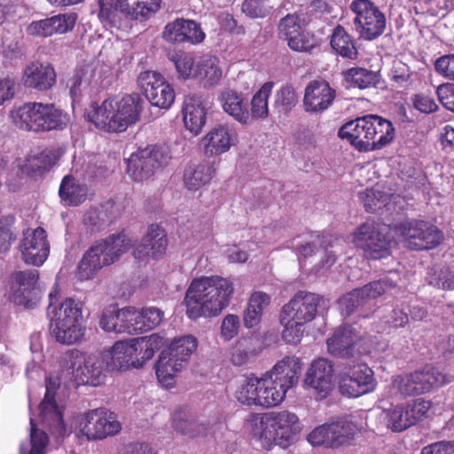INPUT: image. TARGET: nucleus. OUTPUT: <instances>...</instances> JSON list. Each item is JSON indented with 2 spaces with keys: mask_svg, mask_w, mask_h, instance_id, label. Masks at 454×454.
<instances>
[{
  "mask_svg": "<svg viewBox=\"0 0 454 454\" xmlns=\"http://www.w3.org/2000/svg\"><path fill=\"white\" fill-rule=\"evenodd\" d=\"M106 361L101 354H88L73 350L62 361L64 369L60 376H49L45 380V395L39 405L38 419L30 417L29 438L20 446V454H45L49 444L47 434L41 428H47L52 436L61 438L70 433L63 420L60 408L54 400L55 391L61 379H69L78 385L99 386L106 379Z\"/></svg>",
  "mask_w": 454,
  "mask_h": 454,
  "instance_id": "nucleus-1",
  "label": "nucleus"
},
{
  "mask_svg": "<svg viewBox=\"0 0 454 454\" xmlns=\"http://www.w3.org/2000/svg\"><path fill=\"white\" fill-rule=\"evenodd\" d=\"M233 293L234 285L227 278L215 275L194 278L184 299L186 316L192 320L217 317L230 304Z\"/></svg>",
  "mask_w": 454,
  "mask_h": 454,
  "instance_id": "nucleus-2",
  "label": "nucleus"
},
{
  "mask_svg": "<svg viewBox=\"0 0 454 454\" xmlns=\"http://www.w3.org/2000/svg\"><path fill=\"white\" fill-rule=\"evenodd\" d=\"M246 427L262 449L270 450L276 445L286 449L294 443L302 424L294 412L285 410L251 414Z\"/></svg>",
  "mask_w": 454,
  "mask_h": 454,
  "instance_id": "nucleus-3",
  "label": "nucleus"
},
{
  "mask_svg": "<svg viewBox=\"0 0 454 454\" xmlns=\"http://www.w3.org/2000/svg\"><path fill=\"white\" fill-rule=\"evenodd\" d=\"M144 105L145 100L138 94L109 98L100 105H91L86 117L100 130L122 132L139 120Z\"/></svg>",
  "mask_w": 454,
  "mask_h": 454,
  "instance_id": "nucleus-4",
  "label": "nucleus"
},
{
  "mask_svg": "<svg viewBox=\"0 0 454 454\" xmlns=\"http://www.w3.org/2000/svg\"><path fill=\"white\" fill-rule=\"evenodd\" d=\"M321 301L318 294L300 291L283 306L279 320L286 343L296 345L301 341L304 326L316 317Z\"/></svg>",
  "mask_w": 454,
  "mask_h": 454,
  "instance_id": "nucleus-5",
  "label": "nucleus"
},
{
  "mask_svg": "<svg viewBox=\"0 0 454 454\" xmlns=\"http://www.w3.org/2000/svg\"><path fill=\"white\" fill-rule=\"evenodd\" d=\"M132 243L124 233L112 235L106 239L96 241L84 253L80 261L75 276L80 281L95 278L98 272L106 266L116 262L121 254L131 247Z\"/></svg>",
  "mask_w": 454,
  "mask_h": 454,
  "instance_id": "nucleus-6",
  "label": "nucleus"
},
{
  "mask_svg": "<svg viewBox=\"0 0 454 454\" xmlns=\"http://www.w3.org/2000/svg\"><path fill=\"white\" fill-rule=\"evenodd\" d=\"M10 116L16 127L29 131L63 129L69 122V115L54 104L29 102L11 111Z\"/></svg>",
  "mask_w": 454,
  "mask_h": 454,
  "instance_id": "nucleus-7",
  "label": "nucleus"
},
{
  "mask_svg": "<svg viewBox=\"0 0 454 454\" xmlns=\"http://www.w3.org/2000/svg\"><path fill=\"white\" fill-rule=\"evenodd\" d=\"M50 331L55 340L65 345L82 341L85 333L82 319V302L66 298L48 312Z\"/></svg>",
  "mask_w": 454,
  "mask_h": 454,
  "instance_id": "nucleus-8",
  "label": "nucleus"
},
{
  "mask_svg": "<svg viewBox=\"0 0 454 454\" xmlns=\"http://www.w3.org/2000/svg\"><path fill=\"white\" fill-rule=\"evenodd\" d=\"M453 379L454 374L450 372H442L436 367L426 366L420 371L393 376L388 393L398 398L422 395Z\"/></svg>",
  "mask_w": 454,
  "mask_h": 454,
  "instance_id": "nucleus-9",
  "label": "nucleus"
},
{
  "mask_svg": "<svg viewBox=\"0 0 454 454\" xmlns=\"http://www.w3.org/2000/svg\"><path fill=\"white\" fill-rule=\"evenodd\" d=\"M286 393L265 373L262 377L251 374L239 382L234 396L242 404L272 408L284 401Z\"/></svg>",
  "mask_w": 454,
  "mask_h": 454,
  "instance_id": "nucleus-10",
  "label": "nucleus"
},
{
  "mask_svg": "<svg viewBox=\"0 0 454 454\" xmlns=\"http://www.w3.org/2000/svg\"><path fill=\"white\" fill-rule=\"evenodd\" d=\"M111 75V68L98 61L77 68L67 82L73 103L78 102L83 96L96 93L100 88L108 86Z\"/></svg>",
  "mask_w": 454,
  "mask_h": 454,
  "instance_id": "nucleus-11",
  "label": "nucleus"
},
{
  "mask_svg": "<svg viewBox=\"0 0 454 454\" xmlns=\"http://www.w3.org/2000/svg\"><path fill=\"white\" fill-rule=\"evenodd\" d=\"M391 230L389 225L366 221L354 231L353 242L356 247L364 250L367 257L381 259L390 253L393 242Z\"/></svg>",
  "mask_w": 454,
  "mask_h": 454,
  "instance_id": "nucleus-12",
  "label": "nucleus"
},
{
  "mask_svg": "<svg viewBox=\"0 0 454 454\" xmlns=\"http://www.w3.org/2000/svg\"><path fill=\"white\" fill-rule=\"evenodd\" d=\"M98 4L101 22L114 24L118 10L131 20H149L160 9L161 0H98Z\"/></svg>",
  "mask_w": 454,
  "mask_h": 454,
  "instance_id": "nucleus-13",
  "label": "nucleus"
},
{
  "mask_svg": "<svg viewBox=\"0 0 454 454\" xmlns=\"http://www.w3.org/2000/svg\"><path fill=\"white\" fill-rule=\"evenodd\" d=\"M326 344L333 356L348 358L370 353L372 340L356 326L343 325L334 331Z\"/></svg>",
  "mask_w": 454,
  "mask_h": 454,
  "instance_id": "nucleus-14",
  "label": "nucleus"
},
{
  "mask_svg": "<svg viewBox=\"0 0 454 454\" xmlns=\"http://www.w3.org/2000/svg\"><path fill=\"white\" fill-rule=\"evenodd\" d=\"M395 235L414 250L432 249L443 239L442 232L434 224L419 220H407L393 229Z\"/></svg>",
  "mask_w": 454,
  "mask_h": 454,
  "instance_id": "nucleus-15",
  "label": "nucleus"
},
{
  "mask_svg": "<svg viewBox=\"0 0 454 454\" xmlns=\"http://www.w3.org/2000/svg\"><path fill=\"white\" fill-rule=\"evenodd\" d=\"M350 9L356 15L354 26L361 38L372 41L384 33L385 14L372 1L354 0Z\"/></svg>",
  "mask_w": 454,
  "mask_h": 454,
  "instance_id": "nucleus-16",
  "label": "nucleus"
},
{
  "mask_svg": "<svg viewBox=\"0 0 454 454\" xmlns=\"http://www.w3.org/2000/svg\"><path fill=\"white\" fill-rule=\"evenodd\" d=\"M171 158L168 146L149 145L130 155L127 162L128 171L135 179L143 180L167 166Z\"/></svg>",
  "mask_w": 454,
  "mask_h": 454,
  "instance_id": "nucleus-17",
  "label": "nucleus"
},
{
  "mask_svg": "<svg viewBox=\"0 0 454 454\" xmlns=\"http://www.w3.org/2000/svg\"><path fill=\"white\" fill-rule=\"evenodd\" d=\"M377 380L373 371L365 364L347 367L339 375V391L348 397H358L373 392Z\"/></svg>",
  "mask_w": 454,
  "mask_h": 454,
  "instance_id": "nucleus-18",
  "label": "nucleus"
},
{
  "mask_svg": "<svg viewBox=\"0 0 454 454\" xmlns=\"http://www.w3.org/2000/svg\"><path fill=\"white\" fill-rule=\"evenodd\" d=\"M137 82L153 106L168 109L174 103L175 90L159 72L152 70L141 72L137 76Z\"/></svg>",
  "mask_w": 454,
  "mask_h": 454,
  "instance_id": "nucleus-19",
  "label": "nucleus"
},
{
  "mask_svg": "<svg viewBox=\"0 0 454 454\" xmlns=\"http://www.w3.org/2000/svg\"><path fill=\"white\" fill-rule=\"evenodd\" d=\"M397 274L390 272L389 275L379 281L372 282L362 288L355 289L343 295L339 300V307L342 314L350 315L358 306L370 303L389 289L395 286Z\"/></svg>",
  "mask_w": 454,
  "mask_h": 454,
  "instance_id": "nucleus-20",
  "label": "nucleus"
},
{
  "mask_svg": "<svg viewBox=\"0 0 454 454\" xmlns=\"http://www.w3.org/2000/svg\"><path fill=\"white\" fill-rule=\"evenodd\" d=\"M79 428L88 440H100L117 434L121 424L114 413L99 408L87 412L81 419Z\"/></svg>",
  "mask_w": 454,
  "mask_h": 454,
  "instance_id": "nucleus-21",
  "label": "nucleus"
},
{
  "mask_svg": "<svg viewBox=\"0 0 454 454\" xmlns=\"http://www.w3.org/2000/svg\"><path fill=\"white\" fill-rule=\"evenodd\" d=\"M20 249L27 264L42 266L50 254V243L45 230L37 227L24 231Z\"/></svg>",
  "mask_w": 454,
  "mask_h": 454,
  "instance_id": "nucleus-22",
  "label": "nucleus"
},
{
  "mask_svg": "<svg viewBox=\"0 0 454 454\" xmlns=\"http://www.w3.org/2000/svg\"><path fill=\"white\" fill-rule=\"evenodd\" d=\"M237 141L238 135L232 127L217 124L204 135L200 145L206 157L215 158L229 152Z\"/></svg>",
  "mask_w": 454,
  "mask_h": 454,
  "instance_id": "nucleus-23",
  "label": "nucleus"
},
{
  "mask_svg": "<svg viewBox=\"0 0 454 454\" xmlns=\"http://www.w3.org/2000/svg\"><path fill=\"white\" fill-rule=\"evenodd\" d=\"M373 119V114H368L347 122L339 129L340 137L360 152H371Z\"/></svg>",
  "mask_w": 454,
  "mask_h": 454,
  "instance_id": "nucleus-24",
  "label": "nucleus"
},
{
  "mask_svg": "<svg viewBox=\"0 0 454 454\" xmlns=\"http://www.w3.org/2000/svg\"><path fill=\"white\" fill-rule=\"evenodd\" d=\"M168 239L165 230L157 224L149 226L140 244L135 248L133 254L140 263L150 260H159L167 250Z\"/></svg>",
  "mask_w": 454,
  "mask_h": 454,
  "instance_id": "nucleus-25",
  "label": "nucleus"
},
{
  "mask_svg": "<svg viewBox=\"0 0 454 454\" xmlns=\"http://www.w3.org/2000/svg\"><path fill=\"white\" fill-rule=\"evenodd\" d=\"M137 316L134 307L117 309L109 306L102 311L99 326L106 333L135 334L133 324Z\"/></svg>",
  "mask_w": 454,
  "mask_h": 454,
  "instance_id": "nucleus-26",
  "label": "nucleus"
},
{
  "mask_svg": "<svg viewBox=\"0 0 454 454\" xmlns=\"http://www.w3.org/2000/svg\"><path fill=\"white\" fill-rule=\"evenodd\" d=\"M38 278L39 273L36 270L12 273L10 278V299L19 306L30 308Z\"/></svg>",
  "mask_w": 454,
  "mask_h": 454,
  "instance_id": "nucleus-27",
  "label": "nucleus"
},
{
  "mask_svg": "<svg viewBox=\"0 0 454 454\" xmlns=\"http://www.w3.org/2000/svg\"><path fill=\"white\" fill-rule=\"evenodd\" d=\"M56 77V72L51 64L34 60L24 67L21 82L27 88L46 91L54 86Z\"/></svg>",
  "mask_w": 454,
  "mask_h": 454,
  "instance_id": "nucleus-28",
  "label": "nucleus"
},
{
  "mask_svg": "<svg viewBox=\"0 0 454 454\" xmlns=\"http://www.w3.org/2000/svg\"><path fill=\"white\" fill-rule=\"evenodd\" d=\"M162 38L171 43H190L195 45L204 41L205 33L193 20L176 19L165 26Z\"/></svg>",
  "mask_w": 454,
  "mask_h": 454,
  "instance_id": "nucleus-29",
  "label": "nucleus"
},
{
  "mask_svg": "<svg viewBox=\"0 0 454 454\" xmlns=\"http://www.w3.org/2000/svg\"><path fill=\"white\" fill-rule=\"evenodd\" d=\"M74 12L60 13L40 20L32 21L26 28L27 35L49 37L55 34H66L71 31L76 22Z\"/></svg>",
  "mask_w": 454,
  "mask_h": 454,
  "instance_id": "nucleus-30",
  "label": "nucleus"
},
{
  "mask_svg": "<svg viewBox=\"0 0 454 454\" xmlns=\"http://www.w3.org/2000/svg\"><path fill=\"white\" fill-rule=\"evenodd\" d=\"M333 365L327 359H317L309 367L304 383L317 394V398H325L333 387Z\"/></svg>",
  "mask_w": 454,
  "mask_h": 454,
  "instance_id": "nucleus-31",
  "label": "nucleus"
},
{
  "mask_svg": "<svg viewBox=\"0 0 454 454\" xmlns=\"http://www.w3.org/2000/svg\"><path fill=\"white\" fill-rule=\"evenodd\" d=\"M336 96L335 90L325 81L309 82L304 91L303 106L306 112L320 114L329 108Z\"/></svg>",
  "mask_w": 454,
  "mask_h": 454,
  "instance_id": "nucleus-32",
  "label": "nucleus"
},
{
  "mask_svg": "<svg viewBox=\"0 0 454 454\" xmlns=\"http://www.w3.org/2000/svg\"><path fill=\"white\" fill-rule=\"evenodd\" d=\"M183 121L184 127L192 135H199L207 121V108L201 97L189 95L183 103Z\"/></svg>",
  "mask_w": 454,
  "mask_h": 454,
  "instance_id": "nucleus-33",
  "label": "nucleus"
},
{
  "mask_svg": "<svg viewBox=\"0 0 454 454\" xmlns=\"http://www.w3.org/2000/svg\"><path fill=\"white\" fill-rule=\"evenodd\" d=\"M301 370L300 359L295 356H286L278 362L273 368L265 372L266 375L281 387L286 392L291 389L298 381Z\"/></svg>",
  "mask_w": 454,
  "mask_h": 454,
  "instance_id": "nucleus-34",
  "label": "nucleus"
},
{
  "mask_svg": "<svg viewBox=\"0 0 454 454\" xmlns=\"http://www.w3.org/2000/svg\"><path fill=\"white\" fill-rule=\"evenodd\" d=\"M218 100L224 113L240 124L251 122L250 111L245 98L241 93L233 90H224L219 95Z\"/></svg>",
  "mask_w": 454,
  "mask_h": 454,
  "instance_id": "nucleus-35",
  "label": "nucleus"
},
{
  "mask_svg": "<svg viewBox=\"0 0 454 454\" xmlns=\"http://www.w3.org/2000/svg\"><path fill=\"white\" fill-rule=\"evenodd\" d=\"M167 343L165 338L158 333L131 339L133 367H142L145 361L153 358L155 352Z\"/></svg>",
  "mask_w": 454,
  "mask_h": 454,
  "instance_id": "nucleus-36",
  "label": "nucleus"
},
{
  "mask_svg": "<svg viewBox=\"0 0 454 454\" xmlns=\"http://www.w3.org/2000/svg\"><path fill=\"white\" fill-rule=\"evenodd\" d=\"M131 339L116 341L111 348L105 349L101 356L106 362V365L111 370H123L133 366Z\"/></svg>",
  "mask_w": 454,
  "mask_h": 454,
  "instance_id": "nucleus-37",
  "label": "nucleus"
},
{
  "mask_svg": "<svg viewBox=\"0 0 454 454\" xmlns=\"http://www.w3.org/2000/svg\"><path fill=\"white\" fill-rule=\"evenodd\" d=\"M223 77V69L219 59L205 54L197 59L195 80L203 83L204 87L217 85Z\"/></svg>",
  "mask_w": 454,
  "mask_h": 454,
  "instance_id": "nucleus-38",
  "label": "nucleus"
},
{
  "mask_svg": "<svg viewBox=\"0 0 454 454\" xmlns=\"http://www.w3.org/2000/svg\"><path fill=\"white\" fill-rule=\"evenodd\" d=\"M184 363L169 353L162 352L156 364V375L159 382L167 388L172 387L175 384L174 378L182 370Z\"/></svg>",
  "mask_w": 454,
  "mask_h": 454,
  "instance_id": "nucleus-39",
  "label": "nucleus"
},
{
  "mask_svg": "<svg viewBox=\"0 0 454 454\" xmlns=\"http://www.w3.org/2000/svg\"><path fill=\"white\" fill-rule=\"evenodd\" d=\"M215 172V169L210 163L200 164L195 168H189L184 176V184L189 190H199L211 181Z\"/></svg>",
  "mask_w": 454,
  "mask_h": 454,
  "instance_id": "nucleus-40",
  "label": "nucleus"
},
{
  "mask_svg": "<svg viewBox=\"0 0 454 454\" xmlns=\"http://www.w3.org/2000/svg\"><path fill=\"white\" fill-rule=\"evenodd\" d=\"M168 59L175 66L178 80H195L197 59L191 53L173 51L168 54Z\"/></svg>",
  "mask_w": 454,
  "mask_h": 454,
  "instance_id": "nucleus-41",
  "label": "nucleus"
},
{
  "mask_svg": "<svg viewBox=\"0 0 454 454\" xmlns=\"http://www.w3.org/2000/svg\"><path fill=\"white\" fill-rule=\"evenodd\" d=\"M372 151L380 150L390 144L395 137V128L391 121L374 115L372 126Z\"/></svg>",
  "mask_w": 454,
  "mask_h": 454,
  "instance_id": "nucleus-42",
  "label": "nucleus"
},
{
  "mask_svg": "<svg viewBox=\"0 0 454 454\" xmlns=\"http://www.w3.org/2000/svg\"><path fill=\"white\" fill-rule=\"evenodd\" d=\"M59 193L67 205L76 206L85 200L87 189L84 185L76 184L74 177L67 176L61 182Z\"/></svg>",
  "mask_w": 454,
  "mask_h": 454,
  "instance_id": "nucleus-43",
  "label": "nucleus"
},
{
  "mask_svg": "<svg viewBox=\"0 0 454 454\" xmlns=\"http://www.w3.org/2000/svg\"><path fill=\"white\" fill-rule=\"evenodd\" d=\"M136 313L138 316L135 317L136 319H134L133 324L135 334L155 328L164 317V312L156 307H147L141 310L136 309Z\"/></svg>",
  "mask_w": 454,
  "mask_h": 454,
  "instance_id": "nucleus-44",
  "label": "nucleus"
},
{
  "mask_svg": "<svg viewBox=\"0 0 454 454\" xmlns=\"http://www.w3.org/2000/svg\"><path fill=\"white\" fill-rule=\"evenodd\" d=\"M329 425L332 448L339 447L352 440L357 427L348 419H340Z\"/></svg>",
  "mask_w": 454,
  "mask_h": 454,
  "instance_id": "nucleus-45",
  "label": "nucleus"
},
{
  "mask_svg": "<svg viewBox=\"0 0 454 454\" xmlns=\"http://www.w3.org/2000/svg\"><path fill=\"white\" fill-rule=\"evenodd\" d=\"M382 418L387 427L393 432H403L411 427L403 404L383 409Z\"/></svg>",
  "mask_w": 454,
  "mask_h": 454,
  "instance_id": "nucleus-46",
  "label": "nucleus"
},
{
  "mask_svg": "<svg viewBox=\"0 0 454 454\" xmlns=\"http://www.w3.org/2000/svg\"><path fill=\"white\" fill-rule=\"evenodd\" d=\"M344 79L350 86L366 89L375 86L379 82L376 72L363 67H352L343 73Z\"/></svg>",
  "mask_w": 454,
  "mask_h": 454,
  "instance_id": "nucleus-47",
  "label": "nucleus"
},
{
  "mask_svg": "<svg viewBox=\"0 0 454 454\" xmlns=\"http://www.w3.org/2000/svg\"><path fill=\"white\" fill-rule=\"evenodd\" d=\"M331 46L336 54L348 59H355L357 51L354 42L345 29L337 26L332 35Z\"/></svg>",
  "mask_w": 454,
  "mask_h": 454,
  "instance_id": "nucleus-48",
  "label": "nucleus"
},
{
  "mask_svg": "<svg viewBox=\"0 0 454 454\" xmlns=\"http://www.w3.org/2000/svg\"><path fill=\"white\" fill-rule=\"evenodd\" d=\"M273 82H265L253 96L251 100V120L265 119L269 115L268 99L271 94Z\"/></svg>",
  "mask_w": 454,
  "mask_h": 454,
  "instance_id": "nucleus-49",
  "label": "nucleus"
},
{
  "mask_svg": "<svg viewBox=\"0 0 454 454\" xmlns=\"http://www.w3.org/2000/svg\"><path fill=\"white\" fill-rule=\"evenodd\" d=\"M197 340L192 335L183 336L173 340L168 353L184 363L197 348Z\"/></svg>",
  "mask_w": 454,
  "mask_h": 454,
  "instance_id": "nucleus-50",
  "label": "nucleus"
},
{
  "mask_svg": "<svg viewBox=\"0 0 454 454\" xmlns=\"http://www.w3.org/2000/svg\"><path fill=\"white\" fill-rule=\"evenodd\" d=\"M173 423L177 432L189 438L197 437L205 430L204 425L199 424L193 419H189L185 414L181 412L175 414Z\"/></svg>",
  "mask_w": 454,
  "mask_h": 454,
  "instance_id": "nucleus-51",
  "label": "nucleus"
},
{
  "mask_svg": "<svg viewBox=\"0 0 454 454\" xmlns=\"http://www.w3.org/2000/svg\"><path fill=\"white\" fill-rule=\"evenodd\" d=\"M287 44L294 51L310 52L318 45V42L312 33L302 29L298 33V35L291 37Z\"/></svg>",
  "mask_w": 454,
  "mask_h": 454,
  "instance_id": "nucleus-52",
  "label": "nucleus"
},
{
  "mask_svg": "<svg viewBox=\"0 0 454 454\" xmlns=\"http://www.w3.org/2000/svg\"><path fill=\"white\" fill-rule=\"evenodd\" d=\"M404 406L409 420L411 421V425L413 426L427 417L431 408V402L419 398L408 403Z\"/></svg>",
  "mask_w": 454,
  "mask_h": 454,
  "instance_id": "nucleus-53",
  "label": "nucleus"
},
{
  "mask_svg": "<svg viewBox=\"0 0 454 454\" xmlns=\"http://www.w3.org/2000/svg\"><path fill=\"white\" fill-rule=\"evenodd\" d=\"M302 29L301 18L297 14L286 15L280 20L278 24L279 35L286 42H288L291 37L298 35V33Z\"/></svg>",
  "mask_w": 454,
  "mask_h": 454,
  "instance_id": "nucleus-54",
  "label": "nucleus"
},
{
  "mask_svg": "<svg viewBox=\"0 0 454 454\" xmlns=\"http://www.w3.org/2000/svg\"><path fill=\"white\" fill-rule=\"evenodd\" d=\"M321 245L322 239L319 235L309 234L302 238L301 241H297L295 244L293 243L292 247L295 249L299 258H308L313 255Z\"/></svg>",
  "mask_w": 454,
  "mask_h": 454,
  "instance_id": "nucleus-55",
  "label": "nucleus"
},
{
  "mask_svg": "<svg viewBox=\"0 0 454 454\" xmlns=\"http://www.w3.org/2000/svg\"><path fill=\"white\" fill-rule=\"evenodd\" d=\"M62 153L60 148H46L38 156H33L28 160L31 161L33 168L38 170L45 169L54 165Z\"/></svg>",
  "mask_w": 454,
  "mask_h": 454,
  "instance_id": "nucleus-56",
  "label": "nucleus"
},
{
  "mask_svg": "<svg viewBox=\"0 0 454 454\" xmlns=\"http://www.w3.org/2000/svg\"><path fill=\"white\" fill-rule=\"evenodd\" d=\"M298 98L295 90L291 85H284L276 92L275 106L282 111L291 110L297 103Z\"/></svg>",
  "mask_w": 454,
  "mask_h": 454,
  "instance_id": "nucleus-57",
  "label": "nucleus"
},
{
  "mask_svg": "<svg viewBox=\"0 0 454 454\" xmlns=\"http://www.w3.org/2000/svg\"><path fill=\"white\" fill-rule=\"evenodd\" d=\"M14 223L15 217L12 215L3 216L0 219V253L7 252L15 239L11 231Z\"/></svg>",
  "mask_w": 454,
  "mask_h": 454,
  "instance_id": "nucleus-58",
  "label": "nucleus"
},
{
  "mask_svg": "<svg viewBox=\"0 0 454 454\" xmlns=\"http://www.w3.org/2000/svg\"><path fill=\"white\" fill-rule=\"evenodd\" d=\"M307 441L312 446H325L332 448L329 425L323 424L314 428L308 435Z\"/></svg>",
  "mask_w": 454,
  "mask_h": 454,
  "instance_id": "nucleus-59",
  "label": "nucleus"
},
{
  "mask_svg": "<svg viewBox=\"0 0 454 454\" xmlns=\"http://www.w3.org/2000/svg\"><path fill=\"white\" fill-rule=\"evenodd\" d=\"M240 327V320L237 315H226L221 324V337L225 340H231L238 335Z\"/></svg>",
  "mask_w": 454,
  "mask_h": 454,
  "instance_id": "nucleus-60",
  "label": "nucleus"
},
{
  "mask_svg": "<svg viewBox=\"0 0 454 454\" xmlns=\"http://www.w3.org/2000/svg\"><path fill=\"white\" fill-rule=\"evenodd\" d=\"M436 95L442 105L454 113V84L443 83L437 87Z\"/></svg>",
  "mask_w": 454,
  "mask_h": 454,
  "instance_id": "nucleus-61",
  "label": "nucleus"
},
{
  "mask_svg": "<svg viewBox=\"0 0 454 454\" xmlns=\"http://www.w3.org/2000/svg\"><path fill=\"white\" fill-rule=\"evenodd\" d=\"M242 11L251 18H262L268 13L262 0H245L242 4Z\"/></svg>",
  "mask_w": 454,
  "mask_h": 454,
  "instance_id": "nucleus-62",
  "label": "nucleus"
},
{
  "mask_svg": "<svg viewBox=\"0 0 454 454\" xmlns=\"http://www.w3.org/2000/svg\"><path fill=\"white\" fill-rule=\"evenodd\" d=\"M435 70L448 79L454 80V55L439 58L434 64Z\"/></svg>",
  "mask_w": 454,
  "mask_h": 454,
  "instance_id": "nucleus-63",
  "label": "nucleus"
},
{
  "mask_svg": "<svg viewBox=\"0 0 454 454\" xmlns=\"http://www.w3.org/2000/svg\"><path fill=\"white\" fill-rule=\"evenodd\" d=\"M420 454H454V442L440 441L422 448Z\"/></svg>",
  "mask_w": 454,
  "mask_h": 454,
  "instance_id": "nucleus-64",
  "label": "nucleus"
}]
</instances>
